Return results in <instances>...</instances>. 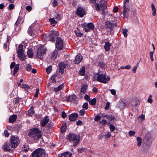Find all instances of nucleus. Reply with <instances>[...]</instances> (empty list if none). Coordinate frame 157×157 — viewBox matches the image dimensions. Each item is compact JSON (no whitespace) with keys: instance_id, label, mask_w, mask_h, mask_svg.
Instances as JSON below:
<instances>
[{"instance_id":"1","label":"nucleus","mask_w":157,"mask_h":157,"mask_svg":"<svg viewBox=\"0 0 157 157\" xmlns=\"http://www.w3.org/2000/svg\"><path fill=\"white\" fill-rule=\"evenodd\" d=\"M46 155L45 151L44 149L41 148H38L32 153V157H44Z\"/></svg>"},{"instance_id":"2","label":"nucleus","mask_w":157,"mask_h":157,"mask_svg":"<svg viewBox=\"0 0 157 157\" xmlns=\"http://www.w3.org/2000/svg\"><path fill=\"white\" fill-rule=\"evenodd\" d=\"M97 76L96 77L97 80L100 82L106 83L108 81L110 80V78L108 76L106 78V75L103 74H97Z\"/></svg>"},{"instance_id":"3","label":"nucleus","mask_w":157,"mask_h":157,"mask_svg":"<svg viewBox=\"0 0 157 157\" xmlns=\"http://www.w3.org/2000/svg\"><path fill=\"white\" fill-rule=\"evenodd\" d=\"M58 34V32L53 31L51 32V33L47 37L44 36L43 37V40H45L46 39L47 40L53 42L55 41V37L57 36Z\"/></svg>"},{"instance_id":"4","label":"nucleus","mask_w":157,"mask_h":157,"mask_svg":"<svg viewBox=\"0 0 157 157\" xmlns=\"http://www.w3.org/2000/svg\"><path fill=\"white\" fill-rule=\"evenodd\" d=\"M95 7L97 10L104 11L107 8L106 2L104 0H101L99 2V4H96Z\"/></svg>"},{"instance_id":"5","label":"nucleus","mask_w":157,"mask_h":157,"mask_svg":"<svg viewBox=\"0 0 157 157\" xmlns=\"http://www.w3.org/2000/svg\"><path fill=\"white\" fill-rule=\"evenodd\" d=\"M23 49V45L20 44L18 46V48L17 51L18 56L22 61L24 60L25 58V55L24 53Z\"/></svg>"},{"instance_id":"6","label":"nucleus","mask_w":157,"mask_h":157,"mask_svg":"<svg viewBox=\"0 0 157 157\" xmlns=\"http://www.w3.org/2000/svg\"><path fill=\"white\" fill-rule=\"evenodd\" d=\"M46 52L45 48L44 46H40L38 48L37 53V56L40 59H43L44 54Z\"/></svg>"},{"instance_id":"7","label":"nucleus","mask_w":157,"mask_h":157,"mask_svg":"<svg viewBox=\"0 0 157 157\" xmlns=\"http://www.w3.org/2000/svg\"><path fill=\"white\" fill-rule=\"evenodd\" d=\"M30 136H32L33 137H40L41 136V133L40 131L36 128H34L31 130L30 132Z\"/></svg>"},{"instance_id":"8","label":"nucleus","mask_w":157,"mask_h":157,"mask_svg":"<svg viewBox=\"0 0 157 157\" xmlns=\"http://www.w3.org/2000/svg\"><path fill=\"white\" fill-rule=\"evenodd\" d=\"M10 140L11 148L16 147L20 143L19 138H11Z\"/></svg>"},{"instance_id":"9","label":"nucleus","mask_w":157,"mask_h":157,"mask_svg":"<svg viewBox=\"0 0 157 157\" xmlns=\"http://www.w3.org/2000/svg\"><path fill=\"white\" fill-rule=\"evenodd\" d=\"M56 45L58 50H61L63 47V42L60 37H58L56 40Z\"/></svg>"},{"instance_id":"10","label":"nucleus","mask_w":157,"mask_h":157,"mask_svg":"<svg viewBox=\"0 0 157 157\" xmlns=\"http://www.w3.org/2000/svg\"><path fill=\"white\" fill-rule=\"evenodd\" d=\"M121 109H123L126 107H128L129 104L128 102L124 100H121L119 104L117 105Z\"/></svg>"},{"instance_id":"11","label":"nucleus","mask_w":157,"mask_h":157,"mask_svg":"<svg viewBox=\"0 0 157 157\" xmlns=\"http://www.w3.org/2000/svg\"><path fill=\"white\" fill-rule=\"evenodd\" d=\"M105 25L106 28L111 29H112L114 26H117L116 24L114 23L113 21H108L106 22Z\"/></svg>"},{"instance_id":"12","label":"nucleus","mask_w":157,"mask_h":157,"mask_svg":"<svg viewBox=\"0 0 157 157\" xmlns=\"http://www.w3.org/2000/svg\"><path fill=\"white\" fill-rule=\"evenodd\" d=\"M34 25H32L29 27L28 29V33L30 36L34 37L36 36L35 32L34 29Z\"/></svg>"},{"instance_id":"13","label":"nucleus","mask_w":157,"mask_h":157,"mask_svg":"<svg viewBox=\"0 0 157 157\" xmlns=\"http://www.w3.org/2000/svg\"><path fill=\"white\" fill-rule=\"evenodd\" d=\"M10 144L9 143L6 142L3 145V148L5 151H11Z\"/></svg>"},{"instance_id":"14","label":"nucleus","mask_w":157,"mask_h":157,"mask_svg":"<svg viewBox=\"0 0 157 157\" xmlns=\"http://www.w3.org/2000/svg\"><path fill=\"white\" fill-rule=\"evenodd\" d=\"M67 64L66 63L61 62L59 65V72L61 74H63L64 72V69L67 66Z\"/></svg>"},{"instance_id":"15","label":"nucleus","mask_w":157,"mask_h":157,"mask_svg":"<svg viewBox=\"0 0 157 157\" xmlns=\"http://www.w3.org/2000/svg\"><path fill=\"white\" fill-rule=\"evenodd\" d=\"M77 13L81 17H82L85 14L84 10L82 7H79L77 10Z\"/></svg>"},{"instance_id":"16","label":"nucleus","mask_w":157,"mask_h":157,"mask_svg":"<svg viewBox=\"0 0 157 157\" xmlns=\"http://www.w3.org/2000/svg\"><path fill=\"white\" fill-rule=\"evenodd\" d=\"M70 141L73 142V144L74 146H75L79 143L80 141L79 138H67Z\"/></svg>"},{"instance_id":"17","label":"nucleus","mask_w":157,"mask_h":157,"mask_svg":"<svg viewBox=\"0 0 157 157\" xmlns=\"http://www.w3.org/2000/svg\"><path fill=\"white\" fill-rule=\"evenodd\" d=\"M82 57L80 54L77 55L75 58V63L76 64H79L82 60Z\"/></svg>"},{"instance_id":"18","label":"nucleus","mask_w":157,"mask_h":157,"mask_svg":"<svg viewBox=\"0 0 157 157\" xmlns=\"http://www.w3.org/2000/svg\"><path fill=\"white\" fill-rule=\"evenodd\" d=\"M151 143L149 138H143V144L144 146H149Z\"/></svg>"},{"instance_id":"19","label":"nucleus","mask_w":157,"mask_h":157,"mask_svg":"<svg viewBox=\"0 0 157 157\" xmlns=\"http://www.w3.org/2000/svg\"><path fill=\"white\" fill-rule=\"evenodd\" d=\"M78 117V115L77 113H72L70 115L69 119L71 121H74L76 120Z\"/></svg>"},{"instance_id":"20","label":"nucleus","mask_w":157,"mask_h":157,"mask_svg":"<svg viewBox=\"0 0 157 157\" xmlns=\"http://www.w3.org/2000/svg\"><path fill=\"white\" fill-rule=\"evenodd\" d=\"M140 103V101L136 98L132 99L131 101V104L134 106H137L139 105Z\"/></svg>"},{"instance_id":"21","label":"nucleus","mask_w":157,"mask_h":157,"mask_svg":"<svg viewBox=\"0 0 157 157\" xmlns=\"http://www.w3.org/2000/svg\"><path fill=\"white\" fill-rule=\"evenodd\" d=\"M129 10V9L123 8V11L122 12L123 13V17L124 18L128 17Z\"/></svg>"},{"instance_id":"22","label":"nucleus","mask_w":157,"mask_h":157,"mask_svg":"<svg viewBox=\"0 0 157 157\" xmlns=\"http://www.w3.org/2000/svg\"><path fill=\"white\" fill-rule=\"evenodd\" d=\"M49 121L48 118L46 116L41 121V125L42 126H45Z\"/></svg>"},{"instance_id":"23","label":"nucleus","mask_w":157,"mask_h":157,"mask_svg":"<svg viewBox=\"0 0 157 157\" xmlns=\"http://www.w3.org/2000/svg\"><path fill=\"white\" fill-rule=\"evenodd\" d=\"M76 98V96L74 94L68 97L67 99L68 102H71L74 101Z\"/></svg>"},{"instance_id":"24","label":"nucleus","mask_w":157,"mask_h":157,"mask_svg":"<svg viewBox=\"0 0 157 157\" xmlns=\"http://www.w3.org/2000/svg\"><path fill=\"white\" fill-rule=\"evenodd\" d=\"M83 27H87L90 29H93L94 27V25L92 23H90L87 24H84L82 25Z\"/></svg>"},{"instance_id":"25","label":"nucleus","mask_w":157,"mask_h":157,"mask_svg":"<svg viewBox=\"0 0 157 157\" xmlns=\"http://www.w3.org/2000/svg\"><path fill=\"white\" fill-rule=\"evenodd\" d=\"M110 46L111 44L109 42H106L104 46L105 50L106 51H109Z\"/></svg>"},{"instance_id":"26","label":"nucleus","mask_w":157,"mask_h":157,"mask_svg":"<svg viewBox=\"0 0 157 157\" xmlns=\"http://www.w3.org/2000/svg\"><path fill=\"white\" fill-rule=\"evenodd\" d=\"M17 118V115H14L11 116L9 118V121L10 122H13L15 121Z\"/></svg>"},{"instance_id":"27","label":"nucleus","mask_w":157,"mask_h":157,"mask_svg":"<svg viewBox=\"0 0 157 157\" xmlns=\"http://www.w3.org/2000/svg\"><path fill=\"white\" fill-rule=\"evenodd\" d=\"M123 8L129 9V0H124Z\"/></svg>"},{"instance_id":"28","label":"nucleus","mask_w":157,"mask_h":157,"mask_svg":"<svg viewBox=\"0 0 157 157\" xmlns=\"http://www.w3.org/2000/svg\"><path fill=\"white\" fill-rule=\"evenodd\" d=\"M22 88L25 89L27 91L30 89V86L27 84H22L21 86Z\"/></svg>"},{"instance_id":"29","label":"nucleus","mask_w":157,"mask_h":157,"mask_svg":"<svg viewBox=\"0 0 157 157\" xmlns=\"http://www.w3.org/2000/svg\"><path fill=\"white\" fill-rule=\"evenodd\" d=\"M151 7L152 11V15L153 16H155L156 15V8L153 3L151 4Z\"/></svg>"},{"instance_id":"30","label":"nucleus","mask_w":157,"mask_h":157,"mask_svg":"<svg viewBox=\"0 0 157 157\" xmlns=\"http://www.w3.org/2000/svg\"><path fill=\"white\" fill-rule=\"evenodd\" d=\"M57 54V52L56 51H55L52 52L51 56V58L53 60L55 59L56 58Z\"/></svg>"},{"instance_id":"31","label":"nucleus","mask_w":157,"mask_h":157,"mask_svg":"<svg viewBox=\"0 0 157 157\" xmlns=\"http://www.w3.org/2000/svg\"><path fill=\"white\" fill-rule=\"evenodd\" d=\"M19 69V64H17L16 65L14 69L13 75H15L18 72Z\"/></svg>"},{"instance_id":"32","label":"nucleus","mask_w":157,"mask_h":157,"mask_svg":"<svg viewBox=\"0 0 157 157\" xmlns=\"http://www.w3.org/2000/svg\"><path fill=\"white\" fill-rule=\"evenodd\" d=\"M27 54L29 57L30 58L33 57V53L32 49H29L28 50L27 52Z\"/></svg>"},{"instance_id":"33","label":"nucleus","mask_w":157,"mask_h":157,"mask_svg":"<svg viewBox=\"0 0 157 157\" xmlns=\"http://www.w3.org/2000/svg\"><path fill=\"white\" fill-rule=\"evenodd\" d=\"M87 85L85 84V85H82V87L81 89V91L82 92L84 93L85 92L86 90H87Z\"/></svg>"},{"instance_id":"34","label":"nucleus","mask_w":157,"mask_h":157,"mask_svg":"<svg viewBox=\"0 0 157 157\" xmlns=\"http://www.w3.org/2000/svg\"><path fill=\"white\" fill-rule=\"evenodd\" d=\"M32 108H31L28 111V113L27 115L28 116H31L33 114H34L35 113L34 111L32 108Z\"/></svg>"},{"instance_id":"35","label":"nucleus","mask_w":157,"mask_h":157,"mask_svg":"<svg viewBox=\"0 0 157 157\" xmlns=\"http://www.w3.org/2000/svg\"><path fill=\"white\" fill-rule=\"evenodd\" d=\"M63 84H61L58 87L55 88L54 90L55 91L57 92L61 90L63 87Z\"/></svg>"},{"instance_id":"36","label":"nucleus","mask_w":157,"mask_h":157,"mask_svg":"<svg viewBox=\"0 0 157 157\" xmlns=\"http://www.w3.org/2000/svg\"><path fill=\"white\" fill-rule=\"evenodd\" d=\"M79 74L81 75H83L85 74V68L84 67H82L79 71Z\"/></svg>"},{"instance_id":"37","label":"nucleus","mask_w":157,"mask_h":157,"mask_svg":"<svg viewBox=\"0 0 157 157\" xmlns=\"http://www.w3.org/2000/svg\"><path fill=\"white\" fill-rule=\"evenodd\" d=\"M66 130V124H63L61 126V132H64Z\"/></svg>"},{"instance_id":"38","label":"nucleus","mask_w":157,"mask_h":157,"mask_svg":"<svg viewBox=\"0 0 157 157\" xmlns=\"http://www.w3.org/2000/svg\"><path fill=\"white\" fill-rule=\"evenodd\" d=\"M79 137V135H76L72 133H70L68 135L67 137Z\"/></svg>"},{"instance_id":"39","label":"nucleus","mask_w":157,"mask_h":157,"mask_svg":"<svg viewBox=\"0 0 157 157\" xmlns=\"http://www.w3.org/2000/svg\"><path fill=\"white\" fill-rule=\"evenodd\" d=\"M137 146L140 147L141 144L143 140H142V138H137Z\"/></svg>"},{"instance_id":"40","label":"nucleus","mask_w":157,"mask_h":157,"mask_svg":"<svg viewBox=\"0 0 157 157\" xmlns=\"http://www.w3.org/2000/svg\"><path fill=\"white\" fill-rule=\"evenodd\" d=\"M145 119V116L143 114L140 116L138 118V120L140 121H142Z\"/></svg>"},{"instance_id":"41","label":"nucleus","mask_w":157,"mask_h":157,"mask_svg":"<svg viewBox=\"0 0 157 157\" xmlns=\"http://www.w3.org/2000/svg\"><path fill=\"white\" fill-rule=\"evenodd\" d=\"M96 98H94L91 100L90 102L89 103L90 105H94L96 104Z\"/></svg>"},{"instance_id":"42","label":"nucleus","mask_w":157,"mask_h":157,"mask_svg":"<svg viewBox=\"0 0 157 157\" xmlns=\"http://www.w3.org/2000/svg\"><path fill=\"white\" fill-rule=\"evenodd\" d=\"M63 154L65 157H71L72 155V154L68 152H65Z\"/></svg>"},{"instance_id":"43","label":"nucleus","mask_w":157,"mask_h":157,"mask_svg":"<svg viewBox=\"0 0 157 157\" xmlns=\"http://www.w3.org/2000/svg\"><path fill=\"white\" fill-rule=\"evenodd\" d=\"M114 117L112 115H107L106 119L112 121L114 120Z\"/></svg>"},{"instance_id":"44","label":"nucleus","mask_w":157,"mask_h":157,"mask_svg":"<svg viewBox=\"0 0 157 157\" xmlns=\"http://www.w3.org/2000/svg\"><path fill=\"white\" fill-rule=\"evenodd\" d=\"M49 21L51 22V24H56L57 23L56 21L54 18L50 19Z\"/></svg>"},{"instance_id":"45","label":"nucleus","mask_w":157,"mask_h":157,"mask_svg":"<svg viewBox=\"0 0 157 157\" xmlns=\"http://www.w3.org/2000/svg\"><path fill=\"white\" fill-rule=\"evenodd\" d=\"M52 70V67L51 66H49L46 69V72L48 73H50Z\"/></svg>"},{"instance_id":"46","label":"nucleus","mask_w":157,"mask_h":157,"mask_svg":"<svg viewBox=\"0 0 157 157\" xmlns=\"http://www.w3.org/2000/svg\"><path fill=\"white\" fill-rule=\"evenodd\" d=\"M151 97L152 96L151 95H149V98L147 99V102L150 103H151L153 102V100L151 98Z\"/></svg>"},{"instance_id":"47","label":"nucleus","mask_w":157,"mask_h":157,"mask_svg":"<svg viewBox=\"0 0 157 157\" xmlns=\"http://www.w3.org/2000/svg\"><path fill=\"white\" fill-rule=\"evenodd\" d=\"M128 31V30L127 29H123V33L125 37H126L127 36V33Z\"/></svg>"},{"instance_id":"48","label":"nucleus","mask_w":157,"mask_h":157,"mask_svg":"<svg viewBox=\"0 0 157 157\" xmlns=\"http://www.w3.org/2000/svg\"><path fill=\"white\" fill-rule=\"evenodd\" d=\"M129 133L130 136H133L135 134V132L133 131H130Z\"/></svg>"},{"instance_id":"49","label":"nucleus","mask_w":157,"mask_h":157,"mask_svg":"<svg viewBox=\"0 0 157 157\" xmlns=\"http://www.w3.org/2000/svg\"><path fill=\"white\" fill-rule=\"evenodd\" d=\"M88 104L87 102H85V103L83 106H82V108H83L85 109H87L88 108Z\"/></svg>"},{"instance_id":"50","label":"nucleus","mask_w":157,"mask_h":157,"mask_svg":"<svg viewBox=\"0 0 157 157\" xmlns=\"http://www.w3.org/2000/svg\"><path fill=\"white\" fill-rule=\"evenodd\" d=\"M39 93V88H37L36 89V92L35 93V94L34 96L35 97H37L38 96V94Z\"/></svg>"},{"instance_id":"51","label":"nucleus","mask_w":157,"mask_h":157,"mask_svg":"<svg viewBox=\"0 0 157 157\" xmlns=\"http://www.w3.org/2000/svg\"><path fill=\"white\" fill-rule=\"evenodd\" d=\"M101 119V117L100 116H96L94 119V120L95 121H98L100 120Z\"/></svg>"},{"instance_id":"52","label":"nucleus","mask_w":157,"mask_h":157,"mask_svg":"<svg viewBox=\"0 0 157 157\" xmlns=\"http://www.w3.org/2000/svg\"><path fill=\"white\" fill-rule=\"evenodd\" d=\"M110 105V103L109 102H107L106 104V105L105 107V109H107L109 108V106Z\"/></svg>"},{"instance_id":"53","label":"nucleus","mask_w":157,"mask_h":157,"mask_svg":"<svg viewBox=\"0 0 157 157\" xmlns=\"http://www.w3.org/2000/svg\"><path fill=\"white\" fill-rule=\"evenodd\" d=\"M4 134L6 137H8L9 135V133L7 130L4 131Z\"/></svg>"},{"instance_id":"54","label":"nucleus","mask_w":157,"mask_h":157,"mask_svg":"<svg viewBox=\"0 0 157 157\" xmlns=\"http://www.w3.org/2000/svg\"><path fill=\"white\" fill-rule=\"evenodd\" d=\"M32 69L31 66L30 65L28 64L27 67L26 69L28 71H30Z\"/></svg>"},{"instance_id":"55","label":"nucleus","mask_w":157,"mask_h":157,"mask_svg":"<svg viewBox=\"0 0 157 157\" xmlns=\"http://www.w3.org/2000/svg\"><path fill=\"white\" fill-rule=\"evenodd\" d=\"M58 5V2L56 0H54L52 2V5L54 7L57 6Z\"/></svg>"},{"instance_id":"56","label":"nucleus","mask_w":157,"mask_h":157,"mask_svg":"<svg viewBox=\"0 0 157 157\" xmlns=\"http://www.w3.org/2000/svg\"><path fill=\"white\" fill-rule=\"evenodd\" d=\"M109 128L111 131H113L115 129V127L112 124H111L109 126Z\"/></svg>"},{"instance_id":"57","label":"nucleus","mask_w":157,"mask_h":157,"mask_svg":"<svg viewBox=\"0 0 157 157\" xmlns=\"http://www.w3.org/2000/svg\"><path fill=\"white\" fill-rule=\"evenodd\" d=\"M85 113V111L83 109H82L81 110H80V111L79 112L80 114L82 116Z\"/></svg>"},{"instance_id":"58","label":"nucleus","mask_w":157,"mask_h":157,"mask_svg":"<svg viewBox=\"0 0 157 157\" xmlns=\"http://www.w3.org/2000/svg\"><path fill=\"white\" fill-rule=\"evenodd\" d=\"M107 121L105 120H103L100 121V124L102 125H104L106 124Z\"/></svg>"},{"instance_id":"59","label":"nucleus","mask_w":157,"mask_h":157,"mask_svg":"<svg viewBox=\"0 0 157 157\" xmlns=\"http://www.w3.org/2000/svg\"><path fill=\"white\" fill-rule=\"evenodd\" d=\"M21 21V19L19 17L17 19L16 22L15 23V25L16 26H17L19 24Z\"/></svg>"},{"instance_id":"60","label":"nucleus","mask_w":157,"mask_h":157,"mask_svg":"<svg viewBox=\"0 0 157 157\" xmlns=\"http://www.w3.org/2000/svg\"><path fill=\"white\" fill-rule=\"evenodd\" d=\"M83 28H84V30L86 32H89L90 29L88 28H87V27H83Z\"/></svg>"},{"instance_id":"61","label":"nucleus","mask_w":157,"mask_h":157,"mask_svg":"<svg viewBox=\"0 0 157 157\" xmlns=\"http://www.w3.org/2000/svg\"><path fill=\"white\" fill-rule=\"evenodd\" d=\"M14 7V5L13 4H10L9 5V8L10 10H12L13 9Z\"/></svg>"},{"instance_id":"62","label":"nucleus","mask_w":157,"mask_h":157,"mask_svg":"<svg viewBox=\"0 0 157 157\" xmlns=\"http://www.w3.org/2000/svg\"><path fill=\"white\" fill-rule=\"evenodd\" d=\"M111 93L113 95H115L116 94V91L115 90L111 89L110 90Z\"/></svg>"},{"instance_id":"63","label":"nucleus","mask_w":157,"mask_h":157,"mask_svg":"<svg viewBox=\"0 0 157 157\" xmlns=\"http://www.w3.org/2000/svg\"><path fill=\"white\" fill-rule=\"evenodd\" d=\"M16 65L15 64V63L14 62H12L10 65V67L11 69L13 68L14 67H15Z\"/></svg>"},{"instance_id":"64","label":"nucleus","mask_w":157,"mask_h":157,"mask_svg":"<svg viewBox=\"0 0 157 157\" xmlns=\"http://www.w3.org/2000/svg\"><path fill=\"white\" fill-rule=\"evenodd\" d=\"M26 9L29 11H30L32 10L31 7L30 6H27L26 7Z\"/></svg>"}]
</instances>
